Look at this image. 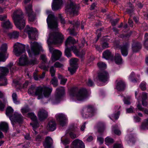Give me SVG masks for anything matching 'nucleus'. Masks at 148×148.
I'll return each mask as SVG.
<instances>
[{
	"instance_id": "f257e3e1",
	"label": "nucleus",
	"mask_w": 148,
	"mask_h": 148,
	"mask_svg": "<svg viewBox=\"0 0 148 148\" xmlns=\"http://www.w3.org/2000/svg\"><path fill=\"white\" fill-rule=\"evenodd\" d=\"M12 17L16 27L20 30L23 29L25 26V22L22 10L20 9L15 10Z\"/></svg>"
},
{
	"instance_id": "f03ea898",
	"label": "nucleus",
	"mask_w": 148,
	"mask_h": 148,
	"mask_svg": "<svg viewBox=\"0 0 148 148\" xmlns=\"http://www.w3.org/2000/svg\"><path fill=\"white\" fill-rule=\"evenodd\" d=\"M52 90V88L40 86L36 87L35 96H37L39 99L43 98L44 97L48 98L50 96Z\"/></svg>"
},
{
	"instance_id": "7ed1b4c3",
	"label": "nucleus",
	"mask_w": 148,
	"mask_h": 148,
	"mask_svg": "<svg viewBox=\"0 0 148 148\" xmlns=\"http://www.w3.org/2000/svg\"><path fill=\"white\" fill-rule=\"evenodd\" d=\"M87 91L84 88L79 89L76 88L71 89L70 92V96L75 97L79 101H82L87 97Z\"/></svg>"
},
{
	"instance_id": "20e7f679",
	"label": "nucleus",
	"mask_w": 148,
	"mask_h": 148,
	"mask_svg": "<svg viewBox=\"0 0 148 148\" xmlns=\"http://www.w3.org/2000/svg\"><path fill=\"white\" fill-rule=\"evenodd\" d=\"M96 110L93 106L88 105L85 107L82 112V114L84 118L92 117L96 114Z\"/></svg>"
},
{
	"instance_id": "39448f33",
	"label": "nucleus",
	"mask_w": 148,
	"mask_h": 148,
	"mask_svg": "<svg viewBox=\"0 0 148 148\" xmlns=\"http://www.w3.org/2000/svg\"><path fill=\"white\" fill-rule=\"evenodd\" d=\"M37 63L38 62L36 58H34L29 60H28L26 56L24 54L21 56L19 59L18 64L19 66H25L33 65Z\"/></svg>"
},
{
	"instance_id": "423d86ee",
	"label": "nucleus",
	"mask_w": 148,
	"mask_h": 148,
	"mask_svg": "<svg viewBox=\"0 0 148 148\" xmlns=\"http://www.w3.org/2000/svg\"><path fill=\"white\" fill-rule=\"evenodd\" d=\"M49 39L52 40V43L55 44H61L64 39V36L60 32H54L49 36Z\"/></svg>"
},
{
	"instance_id": "0eeeda50",
	"label": "nucleus",
	"mask_w": 148,
	"mask_h": 148,
	"mask_svg": "<svg viewBox=\"0 0 148 148\" xmlns=\"http://www.w3.org/2000/svg\"><path fill=\"white\" fill-rule=\"evenodd\" d=\"M64 94V89L63 87H60L56 89L55 97L51 99V101L53 104L58 103L61 97Z\"/></svg>"
},
{
	"instance_id": "6e6552de",
	"label": "nucleus",
	"mask_w": 148,
	"mask_h": 148,
	"mask_svg": "<svg viewBox=\"0 0 148 148\" xmlns=\"http://www.w3.org/2000/svg\"><path fill=\"white\" fill-rule=\"evenodd\" d=\"M79 6L73 2H71L70 3L67 4L65 10L71 14L74 15H77L78 14Z\"/></svg>"
},
{
	"instance_id": "1a4fd4ad",
	"label": "nucleus",
	"mask_w": 148,
	"mask_h": 148,
	"mask_svg": "<svg viewBox=\"0 0 148 148\" xmlns=\"http://www.w3.org/2000/svg\"><path fill=\"white\" fill-rule=\"evenodd\" d=\"M25 46L18 42L14 44V52L17 56H19L25 52Z\"/></svg>"
},
{
	"instance_id": "9d476101",
	"label": "nucleus",
	"mask_w": 148,
	"mask_h": 148,
	"mask_svg": "<svg viewBox=\"0 0 148 148\" xmlns=\"http://www.w3.org/2000/svg\"><path fill=\"white\" fill-rule=\"evenodd\" d=\"M47 21L48 25L50 28L56 29L58 27L57 18L53 15H49Z\"/></svg>"
},
{
	"instance_id": "9b49d317",
	"label": "nucleus",
	"mask_w": 148,
	"mask_h": 148,
	"mask_svg": "<svg viewBox=\"0 0 148 148\" xmlns=\"http://www.w3.org/2000/svg\"><path fill=\"white\" fill-rule=\"evenodd\" d=\"M50 52L52 53L51 60L53 62H54L59 59L61 56L62 53L61 52L58 50L54 49L52 47L49 48Z\"/></svg>"
},
{
	"instance_id": "f8f14e48",
	"label": "nucleus",
	"mask_w": 148,
	"mask_h": 148,
	"mask_svg": "<svg viewBox=\"0 0 148 148\" xmlns=\"http://www.w3.org/2000/svg\"><path fill=\"white\" fill-rule=\"evenodd\" d=\"M7 45L6 43L3 44L0 49V61L4 62L8 57V54L7 53Z\"/></svg>"
},
{
	"instance_id": "ddd939ff",
	"label": "nucleus",
	"mask_w": 148,
	"mask_h": 148,
	"mask_svg": "<svg viewBox=\"0 0 148 148\" xmlns=\"http://www.w3.org/2000/svg\"><path fill=\"white\" fill-rule=\"evenodd\" d=\"M26 13L28 17V21L33 22L35 19L36 15L32 10V5L30 4L27 7H25Z\"/></svg>"
},
{
	"instance_id": "4468645a",
	"label": "nucleus",
	"mask_w": 148,
	"mask_h": 148,
	"mask_svg": "<svg viewBox=\"0 0 148 148\" xmlns=\"http://www.w3.org/2000/svg\"><path fill=\"white\" fill-rule=\"evenodd\" d=\"M36 31V28L30 27L28 25H27L24 30V32L28 34L29 38L31 39H34Z\"/></svg>"
},
{
	"instance_id": "2eb2a0df",
	"label": "nucleus",
	"mask_w": 148,
	"mask_h": 148,
	"mask_svg": "<svg viewBox=\"0 0 148 148\" xmlns=\"http://www.w3.org/2000/svg\"><path fill=\"white\" fill-rule=\"evenodd\" d=\"M70 148H85V145L82 140L76 139L72 142Z\"/></svg>"
},
{
	"instance_id": "dca6fc26",
	"label": "nucleus",
	"mask_w": 148,
	"mask_h": 148,
	"mask_svg": "<svg viewBox=\"0 0 148 148\" xmlns=\"http://www.w3.org/2000/svg\"><path fill=\"white\" fill-rule=\"evenodd\" d=\"M97 77L99 81L104 82L108 81L109 78L108 73L105 71L98 73Z\"/></svg>"
},
{
	"instance_id": "f3484780",
	"label": "nucleus",
	"mask_w": 148,
	"mask_h": 148,
	"mask_svg": "<svg viewBox=\"0 0 148 148\" xmlns=\"http://www.w3.org/2000/svg\"><path fill=\"white\" fill-rule=\"evenodd\" d=\"M30 44L32 52L34 55H38L41 47L36 42L33 43L31 42Z\"/></svg>"
},
{
	"instance_id": "a211bd4d",
	"label": "nucleus",
	"mask_w": 148,
	"mask_h": 148,
	"mask_svg": "<svg viewBox=\"0 0 148 148\" xmlns=\"http://www.w3.org/2000/svg\"><path fill=\"white\" fill-rule=\"evenodd\" d=\"M116 82V88L118 91H122L125 90L126 85L123 80H121L118 81L117 80Z\"/></svg>"
},
{
	"instance_id": "6ab92c4d",
	"label": "nucleus",
	"mask_w": 148,
	"mask_h": 148,
	"mask_svg": "<svg viewBox=\"0 0 148 148\" xmlns=\"http://www.w3.org/2000/svg\"><path fill=\"white\" fill-rule=\"evenodd\" d=\"M38 116L40 120L43 121L48 117V113L45 110L41 109L38 112Z\"/></svg>"
},
{
	"instance_id": "aec40b11",
	"label": "nucleus",
	"mask_w": 148,
	"mask_h": 148,
	"mask_svg": "<svg viewBox=\"0 0 148 148\" xmlns=\"http://www.w3.org/2000/svg\"><path fill=\"white\" fill-rule=\"evenodd\" d=\"M57 120L59 121L61 126H64L67 121L65 116L62 114H58L56 115Z\"/></svg>"
},
{
	"instance_id": "412c9836",
	"label": "nucleus",
	"mask_w": 148,
	"mask_h": 148,
	"mask_svg": "<svg viewBox=\"0 0 148 148\" xmlns=\"http://www.w3.org/2000/svg\"><path fill=\"white\" fill-rule=\"evenodd\" d=\"M9 72V70L8 68L6 67H0V78H6L5 76L8 75Z\"/></svg>"
},
{
	"instance_id": "4be33fe9",
	"label": "nucleus",
	"mask_w": 148,
	"mask_h": 148,
	"mask_svg": "<svg viewBox=\"0 0 148 148\" xmlns=\"http://www.w3.org/2000/svg\"><path fill=\"white\" fill-rule=\"evenodd\" d=\"M62 4V0H53L52 5V9L53 10H56L60 9Z\"/></svg>"
},
{
	"instance_id": "5701e85b",
	"label": "nucleus",
	"mask_w": 148,
	"mask_h": 148,
	"mask_svg": "<svg viewBox=\"0 0 148 148\" xmlns=\"http://www.w3.org/2000/svg\"><path fill=\"white\" fill-rule=\"evenodd\" d=\"M27 116L30 118L31 119L34 121V123L33 124V126L34 127H38V123L37 122V117L32 112L28 113L27 114Z\"/></svg>"
},
{
	"instance_id": "b1692460",
	"label": "nucleus",
	"mask_w": 148,
	"mask_h": 148,
	"mask_svg": "<svg viewBox=\"0 0 148 148\" xmlns=\"http://www.w3.org/2000/svg\"><path fill=\"white\" fill-rule=\"evenodd\" d=\"M114 55L109 50L107 49L103 53V58L107 60H114Z\"/></svg>"
},
{
	"instance_id": "393cba45",
	"label": "nucleus",
	"mask_w": 148,
	"mask_h": 148,
	"mask_svg": "<svg viewBox=\"0 0 148 148\" xmlns=\"http://www.w3.org/2000/svg\"><path fill=\"white\" fill-rule=\"evenodd\" d=\"M70 49L73 51L76 56L80 58H82L85 54V52L83 50L81 52H79L76 47L74 46L71 47Z\"/></svg>"
},
{
	"instance_id": "a878e982",
	"label": "nucleus",
	"mask_w": 148,
	"mask_h": 148,
	"mask_svg": "<svg viewBox=\"0 0 148 148\" xmlns=\"http://www.w3.org/2000/svg\"><path fill=\"white\" fill-rule=\"evenodd\" d=\"M53 140L49 136H47L43 143V146L44 148H50L52 144Z\"/></svg>"
},
{
	"instance_id": "bb28decb",
	"label": "nucleus",
	"mask_w": 148,
	"mask_h": 148,
	"mask_svg": "<svg viewBox=\"0 0 148 148\" xmlns=\"http://www.w3.org/2000/svg\"><path fill=\"white\" fill-rule=\"evenodd\" d=\"M1 26L3 28L6 29H10L12 28L13 25L9 19L1 23Z\"/></svg>"
},
{
	"instance_id": "cd10ccee",
	"label": "nucleus",
	"mask_w": 148,
	"mask_h": 148,
	"mask_svg": "<svg viewBox=\"0 0 148 148\" xmlns=\"http://www.w3.org/2000/svg\"><path fill=\"white\" fill-rule=\"evenodd\" d=\"M56 128V124L54 120L49 121L47 125V129L49 131H53Z\"/></svg>"
},
{
	"instance_id": "c85d7f7f",
	"label": "nucleus",
	"mask_w": 148,
	"mask_h": 148,
	"mask_svg": "<svg viewBox=\"0 0 148 148\" xmlns=\"http://www.w3.org/2000/svg\"><path fill=\"white\" fill-rule=\"evenodd\" d=\"M129 45L126 43L125 45H122L121 47V52L122 54L124 56H126L128 53Z\"/></svg>"
},
{
	"instance_id": "c756f323",
	"label": "nucleus",
	"mask_w": 148,
	"mask_h": 148,
	"mask_svg": "<svg viewBox=\"0 0 148 148\" xmlns=\"http://www.w3.org/2000/svg\"><path fill=\"white\" fill-rule=\"evenodd\" d=\"M142 47L141 44L138 42H134L132 45V49L134 52H137L139 51Z\"/></svg>"
},
{
	"instance_id": "7c9ffc66",
	"label": "nucleus",
	"mask_w": 148,
	"mask_h": 148,
	"mask_svg": "<svg viewBox=\"0 0 148 148\" xmlns=\"http://www.w3.org/2000/svg\"><path fill=\"white\" fill-rule=\"evenodd\" d=\"M14 119L16 122L19 123H21L23 120V117L22 115L15 112L13 116Z\"/></svg>"
},
{
	"instance_id": "2f4dec72",
	"label": "nucleus",
	"mask_w": 148,
	"mask_h": 148,
	"mask_svg": "<svg viewBox=\"0 0 148 148\" xmlns=\"http://www.w3.org/2000/svg\"><path fill=\"white\" fill-rule=\"evenodd\" d=\"M140 128L141 130H148V118L145 119L141 123Z\"/></svg>"
},
{
	"instance_id": "473e14b6",
	"label": "nucleus",
	"mask_w": 148,
	"mask_h": 148,
	"mask_svg": "<svg viewBox=\"0 0 148 148\" xmlns=\"http://www.w3.org/2000/svg\"><path fill=\"white\" fill-rule=\"evenodd\" d=\"M114 60L115 63L118 64H120L122 63L123 59L121 55L118 53L115 54Z\"/></svg>"
},
{
	"instance_id": "72a5a7b5",
	"label": "nucleus",
	"mask_w": 148,
	"mask_h": 148,
	"mask_svg": "<svg viewBox=\"0 0 148 148\" xmlns=\"http://www.w3.org/2000/svg\"><path fill=\"white\" fill-rule=\"evenodd\" d=\"M8 129V125L6 122H3L0 123V130L7 132Z\"/></svg>"
},
{
	"instance_id": "f704fd0d",
	"label": "nucleus",
	"mask_w": 148,
	"mask_h": 148,
	"mask_svg": "<svg viewBox=\"0 0 148 148\" xmlns=\"http://www.w3.org/2000/svg\"><path fill=\"white\" fill-rule=\"evenodd\" d=\"M36 87L34 85H32L28 90V92L29 94L32 96H35Z\"/></svg>"
},
{
	"instance_id": "c9c22d12",
	"label": "nucleus",
	"mask_w": 148,
	"mask_h": 148,
	"mask_svg": "<svg viewBox=\"0 0 148 148\" xmlns=\"http://www.w3.org/2000/svg\"><path fill=\"white\" fill-rule=\"evenodd\" d=\"M76 42V41L73 38L70 36L66 39L65 42V46H68L70 43L74 44Z\"/></svg>"
},
{
	"instance_id": "e433bc0d",
	"label": "nucleus",
	"mask_w": 148,
	"mask_h": 148,
	"mask_svg": "<svg viewBox=\"0 0 148 148\" xmlns=\"http://www.w3.org/2000/svg\"><path fill=\"white\" fill-rule=\"evenodd\" d=\"M7 67L8 69H10V73L11 74L13 73L15 71L16 67L13 66V63L10 62L7 65Z\"/></svg>"
},
{
	"instance_id": "4c0bfd02",
	"label": "nucleus",
	"mask_w": 148,
	"mask_h": 148,
	"mask_svg": "<svg viewBox=\"0 0 148 148\" xmlns=\"http://www.w3.org/2000/svg\"><path fill=\"white\" fill-rule=\"evenodd\" d=\"M65 55L68 58H70L72 56V54L71 52L70 49L68 48V46H65Z\"/></svg>"
},
{
	"instance_id": "58836bf2",
	"label": "nucleus",
	"mask_w": 148,
	"mask_h": 148,
	"mask_svg": "<svg viewBox=\"0 0 148 148\" xmlns=\"http://www.w3.org/2000/svg\"><path fill=\"white\" fill-rule=\"evenodd\" d=\"M19 32L15 31L9 34V36L11 38H16L18 37L19 35Z\"/></svg>"
},
{
	"instance_id": "ea45409f",
	"label": "nucleus",
	"mask_w": 148,
	"mask_h": 148,
	"mask_svg": "<svg viewBox=\"0 0 148 148\" xmlns=\"http://www.w3.org/2000/svg\"><path fill=\"white\" fill-rule=\"evenodd\" d=\"M77 126L75 125L72 124L70 126L68 132H76L77 131Z\"/></svg>"
},
{
	"instance_id": "a19ab883",
	"label": "nucleus",
	"mask_w": 148,
	"mask_h": 148,
	"mask_svg": "<svg viewBox=\"0 0 148 148\" xmlns=\"http://www.w3.org/2000/svg\"><path fill=\"white\" fill-rule=\"evenodd\" d=\"M12 97L14 102L16 104H18L20 103V101L18 100V97L16 93H13L12 95Z\"/></svg>"
},
{
	"instance_id": "79ce46f5",
	"label": "nucleus",
	"mask_w": 148,
	"mask_h": 148,
	"mask_svg": "<svg viewBox=\"0 0 148 148\" xmlns=\"http://www.w3.org/2000/svg\"><path fill=\"white\" fill-rule=\"evenodd\" d=\"M78 59L77 58L72 59L70 60V64L71 66H77V62Z\"/></svg>"
},
{
	"instance_id": "37998d69",
	"label": "nucleus",
	"mask_w": 148,
	"mask_h": 148,
	"mask_svg": "<svg viewBox=\"0 0 148 148\" xmlns=\"http://www.w3.org/2000/svg\"><path fill=\"white\" fill-rule=\"evenodd\" d=\"M117 127L118 125H115L113 126L112 130L115 134L119 135L121 134V132L120 130L117 129Z\"/></svg>"
},
{
	"instance_id": "c03bdc74",
	"label": "nucleus",
	"mask_w": 148,
	"mask_h": 148,
	"mask_svg": "<svg viewBox=\"0 0 148 148\" xmlns=\"http://www.w3.org/2000/svg\"><path fill=\"white\" fill-rule=\"evenodd\" d=\"M97 66L100 70L104 69L106 67V64L102 62H100L97 63Z\"/></svg>"
},
{
	"instance_id": "a18cd8bd",
	"label": "nucleus",
	"mask_w": 148,
	"mask_h": 148,
	"mask_svg": "<svg viewBox=\"0 0 148 148\" xmlns=\"http://www.w3.org/2000/svg\"><path fill=\"white\" fill-rule=\"evenodd\" d=\"M58 80L57 78L54 77L51 81V83L54 87H56L58 85Z\"/></svg>"
},
{
	"instance_id": "49530a36",
	"label": "nucleus",
	"mask_w": 148,
	"mask_h": 148,
	"mask_svg": "<svg viewBox=\"0 0 148 148\" xmlns=\"http://www.w3.org/2000/svg\"><path fill=\"white\" fill-rule=\"evenodd\" d=\"M13 112V110L10 107H8L6 111V114L8 116H10Z\"/></svg>"
},
{
	"instance_id": "de8ad7c7",
	"label": "nucleus",
	"mask_w": 148,
	"mask_h": 148,
	"mask_svg": "<svg viewBox=\"0 0 148 148\" xmlns=\"http://www.w3.org/2000/svg\"><path fill=\"white\" fill-rule=\"evenodd\" d=\"M145 38L144 45L146 49L148 50V33H146L145 34Z\"/></svg>"
},
{
	"instance_id": "09e8293b",
	"label": "nucleus",
	"mask_w": 148,
	"mask_h": 148,
	"mask_svg": "<svg viewBox=\"0 0 148 148\" xmlns=\"http://www.w3.org/2000/svg\"><path fill=\"white\" fill-rule=\"evenodd\" d=\"M68 133L69 134V135L70 138L72 139H74L76 138L78 136V135H76L74 132H68Z\"/></svg>"
},
{
	"instance_id": "8fccbe9b",
	"label": "nucleus",
	"mask_w": 148,
	"mask_h": 148,
	"mask_svg": "<svg viewBox=\"0 0 148 148\" xmlns=\"http://www.w3.org/2000/svg\"><path fill=\"white\" fill-rule=\"evenodd\" d=\"M77 66H71L68 68V70L70 72L71 74H73L76 71L77 68Z\"/></svg>"
},
{
	"instance_id": "3c124183",
	"label": "nucleus",
	"mask_w": 148,
	"mask_h": 148,
	"mask_svg": "<svg viewBox=\"0 0 148 148\" xmlns=\"http://www.w3.org/2000/svg\"><path fill=\"white\" fill-rule=\"evenodd\" d=\"M53 66L57 68H62L64 66V65L59 62H56L54 64Z\"/></svg>"
},
{
	"instance_id": "603ef678",
	"label": "nucleus",
	"mask_w": 148,
	"mask_h": 148,
	"mask_svg": "<svg viewBox=\"0 0 148 148\" xmlns=\"http://www.w3.org/2000/svg\"><path fill=\"white\" fill-rule=\"evenodd\" d=\"M7 84V80L6 78H0V86H5Z\"/></svg>"
},
{
	"instance_id": "864d4df0",
	"label": "nucleus",
	"mask_w": 148,
	"mask_h": 148,
	"mask_svg": "<svg viewBox=\"0 0 148 148\" xmlns=\"http://www.w3.org/2000/svg\"><path fill=\"white\" fill-rule=\"evenodd\" d=\"M56 69L54 68L53 66L51 67L50 69V72L52 77H53L55 76L56 73Z\"/></svg>"
},
{
	"instance_id": "5fc2aeb1",
	"label": "nucleus",
	"mask_w": 148,
	"mask_h": 148,
	"mask_svg": "<svg viewBox=\"0 0 148 148\" xmlns=\"http://www.w3.org/2000/svg\"><path fill=\"white\" fill-rule=\"evenodd\" d=\"M30 111V109L28 107L24 108L21 109V111L23 115L25 113L29 112Z\"/></svg>"
},
{
	"instance_id": "6e6d98bb",
	"label": "nucleus",
	"mask_w": 148,
	"mask_h": 148,
	"mask_svg": "<svg viewBox=\"0 0 148 148\" xmlns=\"http://www.w3.org/2000/svg\"><path fill=\"white\" fill-rule=\"evenodd\" d=\"M43 139V138L42 136L38 134L36 137L35 140L37 142H41Z\"/></svg>"
},
{
	"instance_id": "4d7b16f0",
	"label": "nucleus",
	"mask_w": 148,
	"mask_h": 148,
	"mask_svg": "<svg viewBox=\"0 0 148 148\" xmlns=\"http://www.w3.org/2000/svg\"><path fill=\"white\" fill-rule=\"evenodd\" d=\"M120 114V112L118 111L116 113L113 114L112 117L115 120H117L119 118Z\"/></svg>"
},
{
	"instance_id": "13d9d810",
	"label": "nucleus",
	"mask_w": 148,
	"mask_h": 148,
	"mask_svg": "<svg viewBox=\"0 0 148 148\" xmlns=\"http://www.w3.org/2000/svg\"><path fill=\"white\" fill-rule=\"evenodd\" d=\"M7 16L6 14L0 15V20L4 22L8 20L7 19Z\"/></svg>"
},
{
	"instance_id": "bf43d9fd",
	"label": "nucleus",
	"mask_w": 148,
	"mask_h": 148,
	"mask_svg": "<svg viewBox=\"0 0 148 148\" xmlns=\"http://www.w3.org/2000/svg\"><path fill=\"white\" fill-rule=\"evenodd\" d=\"M105 142L107 143H112L114 142V140L112 138L107 137L105 139Z\"/></svg>"
},
{
	"instance_id": "052dcab7",
	"label": "nucleus",
	"mask_w": 148,
	"mask_h": 148,
	"mask_svg": "<svg viewBox=\"0 0 148 148\" xmlns=\"http://www.w3.org/2000/svg\"><path fill=\"white\" fill-rule=\"evenodd\" d=\"M63 144L64 145H66L69 144L70 143V141L69 139L66 138L62 141Z\"/></svg>"
},
{
	"instance_id": "680f3d73",
	"label": "nucleus",
	"mask_w": 148,
	"mask_h": 148,
	"mask_svg": "<svg viewBox=\"0 0 148 148\" xmlns=\"http://www.w3.org/2000/svg\"><path fill=\"white\" fill-rule=\"evenodd\" d=\"M148 96V94L143 92L142 94V100H146Z\"/></svg>"
},
{
	"instance_id": "e2e57ef3",
	"label": "nucleus",
	"mask_w": 148,
	"mask_h": 148,
	"mask_svg": "<svg viewBox=\"0 0 148 148\" xmlns=\"http://www.w3.org/2000/svg\"><path fill=\"white\" fill-rule=\"evenodd\" d=\"M69 22L70 24L73 25V26L74 27H77L79 24V23L78 22H75V23L74 21H69Z\"/></svg>"
},
{
	"instance_id": "0e129e2a",
	"label": "nucleus",
	"mask_w": 148,
	"mask_h": 148,
	"mask_svg": "<svg viewBox=\"0 0 148 148\" xmlns=\"http://www.w3.org/2000/svg\"><path fill=\"white\" fill-rule=\"evenodd\" d=\"M134 121L136 122H140L141 121V119L137 115L134 116Z\"/></svg>"
},
{
	"instance_id": "69168bd1",
	"label": "nucleus",
	"mask_w": 148,
	"mask_h": 148,
	"mask_svg": "<svg viewBox=\"0 0 148 148\" xmlns=\"http://www.w3.org/2000/svg\"><path fill=\"white\" fill-rule=\"evenodd\" d=\"M41 59L43 61V62L45 63L47 61V59L46 58V56L44 55H42L40 56Z\"/></svg>"
},
{
	"instance_id": "338daca9",
	"label": "nucleus",
	"mask_w": 148,
	"mask_h": 148,
	"mask_svg": "<svg viewBox=\"0 0 148 148\" xmlns=\"http://www.w3.org/2000/svg\"><path fill=\"white\" fill-rule=\"evenodd\" d=\"M102 47L103 49H106L109 47L108 44L107 42H104L102 45Z\"/></svg>"
},
{
	"instance_id": "774afa93",
	"label": "nucleus",
	"mask_w": 148,
	"mask_h": 148,
	"mask_svg": "<svg viewBox=\"0 0 148 148\" xmlns=\"http://www.w3.org/2000/svg\"><path fill=\"white\" fill-rule=\"evenodd\" d=\"M122 145L121 144H115L113 148H123Z\"/></svg>"
}]
</instances>
